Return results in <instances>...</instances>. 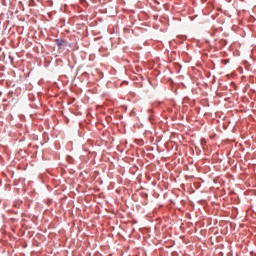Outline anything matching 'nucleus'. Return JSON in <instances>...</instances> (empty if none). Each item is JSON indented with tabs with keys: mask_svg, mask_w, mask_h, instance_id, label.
<instances>
[{
	"mask_svg": "<svg viewBox=\"0 0 256 256\" xmlns=\"http://www.w3.org/2000/svg\"><path fill=\"white\" fill-rule=\"evenodd\" d=\"M64 44H65L64 41H60V42H58V47H63Z\"/></svg>",
	"mask_w": 256,
	"mask_h": 256,
	"instance_id": "obj_1",
	"label": "nucleus"
}]
</instances>
